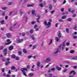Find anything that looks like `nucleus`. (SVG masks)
Masks as SVG:
<instances>
[{
	"label": "nucleus",
	"instance_id": "obj_5",
	"mask_svg": "<svg viewBox=\"0 0 77 77\" xmlns=\"http://www.w3.org/2000/svg\"><path fill=\"white\" fill-rule=\"evenodd\" d=\"M58 36L59 38H61L62 37V34L61 33V32L60 31H58Z\"/></svg>",
	"mask_w": 77,
	"mask_h": 77
},
{
	"label": "nucleus",
	"instance_id": "obj_32",
	"mask_svg": "<svg viewBox=\"0 0 77 77\" xmlns=\"http://www.w3.org/2000/svg\"><path fill=\"white\" fill-rule=\"evenodd\" d=\"M18 54L19 55H21V54H22V52H21V51H19L18 52Z\"/></svg>",
	"mask_w": 77,
	"mask_h": 77
},
{
	"label": "nucleus",
	"instance_id": "obj_61",
	"mask_svg": "<svg viewBox=\"0 0 77 77\" xmlns=\"http://www.w3.org/2000/svg\"><path fill=\"white\" fill-rule=\"evenodd\" d=\"M69 44H70L69 43H68V42L66 43V45H68V46L69 45Z\"/></svg>",
	"mask_w": 77,
	"mask_h": 77
},
{
	"label": "nucleus",
	"instance_id": "obj_33",
	"mask_svg": "<svg viewBox=\"0 0 77 77\" xmlns=\"http://www.w3.org/2000/svg\"><path fill=\"white\" fill-rule=\"evenodd\" d=\"M1 23L2 24H5V21L4 20H2L1 22Z\"/></svg>",
	"mask_w": 77,
	"mask_h": 77
},
{
	"label": "nucleus",
	"instance_id": "obj_37",
	"mask_svg": "<svg viewBox=\"0 0 77 77\" xmlns=\"http://www.w3.org/2000/svg\"><path fill=\"white\" fill-rule=\"evenodd\" d=\"M6 60L8 61V62H10L9 60H11V58H7Z\"/></svg>",
	"mask_w": 77,
	"mask_h": 77
},
{
	"label": "nucleus",
	"instance_id": "obj_44",
	"mask_svg": "<svg viewBox=\"0 0 77 77\" xmlns=\"http://www.w3.org/2000/svg\"><path fill=\"white\" fill-rule=\"evenodd\" d=\"M4 48V46H2L0 47V50H3Z\"/></svg>",
	"mask_w": 77,
	"mask_h": 77
},
{
	"label": "nucleus",
	"instance_id": "obj_63",
	"mask_svg": "<svg viewBox=\"0 0 77 77\" xmlns=\"http://www.w3.org/2000/svg\"><path fill=\"white\" fill-rule=\"evenodd\" d=\"M36 45H34L33 46V49H34L35 48H36Z\"/></svg>",
	"mask_w": 77,
	"mask_h": 77
},
{
	"label": "nucleus",
	"instance_id": "obj_10",
	"mask_svg": "<svg viewBox=\"0 0 77 77\" xmlns=\"http://www.w3.org/2000/svg\"><path fill=\"white\" fill-rule=\"evenodd\" d=\"M56 68L57 69L58 71H60V70H61V69H62V68L59 67L58 66H56Z\"/></svg>",
	"mask_w": 77,
	"mask_h": 77
},
{
	"label": "nucleus",
	"instance_id": "obj_40",
	"mask_svg": "<svg viewBox=\"0 0 77 77\" xmlns=\"http://www.w3.org/2000/svg\"><path fill=\"white\" fill-rule=\"evenodd\" d=\"M49 76L50 77H53V75L52 73H50L49 74Z\"/></svg>",
	"mask_w": 77,
	"mask_h": 77
},
{
	"label": "nucleus",
	"instance_id": "obj_1",
	"mask_svg": "<svg viewBox=\"0 0 77 77\" xmlns=\"http://www.w3.org/2000/svg\"><path fill=\"white\" fill-rule=\"evenodd\" d=\"M66 42V40H65L63 43V44H61L59 46L58 48L55 50V51L54 52V54L55 55H57V54L61 50V48H62L61 50L63 51L65 48V43Z\"/></svg>",
	"mask_w": 77,
	"mask_h": 77
},
{
	"label": "nucleus",
	"instance_id": "obj_59",
	"mask_svg": "<svg viewBox=\"0 0 77 77\" xmlns=\"http://www.w3.org/2000/svg\"><path fill=\"white\" fill-rule=\"evenodd\" d=\"M20 15H22L23 14V11H22L20 10Z\"/></svg>",
	"mask_w": 77,
	"mask_h": 77
},
{
	"label": "nucleus",
	"instance_id": "obj_24",
	"mask_svg": "<svg viewBox=\"0 0 77 77\" xmlns=\"http://www.w3.org/2000/svg\"><path fill=\"white\" fill-rule=\"evenodd\" d=\"M30 33H33V29H31L29 30Z\"/></svg>",
	"mask_w": 77,
	"mask_h": 77
},
{
	"label": "nucleus",
	"instance_id": "obj_38",
	"mask_svg": "<svg viewBox=\"0 0 77 77\" xmlns=\"http://www.w3.org/2000/svg\"><path fill=\"white\" fill-rule=\"evenodd\" d=\"M39 5L41 8H42V7H43V4L42 3L39 4Z\"/></svg>",
	"mask_w": 77,
	"mask_h": 77
},
{
	"label": "nucleus",
	"instance_id": "obj_47",
	"mask_svg": "<svg viewBox=\"0 0 77 77\" xmlns=\"http://www.w3.org/2000/svg\"><path fill=\"white\" fill-rule=\"evenodd\" d=\"M35 11L32 10V14H33H33H35Z\"/></svg>",
	"mask_w": 77,
	"mask_h": 77
},
{
	"label": "nucleus",
	"instance_id": "obj_41",
	"mask_svg": "<svg viewBox=\"0 0 77 77\" xmlns=\"http://www.w3.org/2000/svg\"><path fill=\"white\" fill-rule=\"evenodd\" d=\"M35 23H36V22L35 21H33L31 22V23L32 24H35Z\"/></svg>",
	"mask_w": 77,
	"mask_h": 77
},
{
	"label": "nucleus",
	"instance_id": "obj_19",
	"mask_svg": "<svg viewBox=\"0 0 77 77\" xmlns=\"http://www.w3.org/2000/svg\"><path fill=\"white\" fill-rule=\"evenodd\" d=\"M51 71H54L55 69H56V68L54 67H53L51 68Z\"/></svg>",
	"mask_w": 77,
	"mask_h": 77
},
{
	"label": "nucleus",
	"instance_id": "obj_4",
	"mask_svg": "<svg viewBox=\"0 0 77 77\" xmlns=\"http://www.w3.org/2000/svg\"><path fill=\"white\" fill-rule=\"evenodd\" d=\"M20 70L22 72H25L24 71H27V68H21L20 69Z\"/></svg>",
	"mask_w": 77,
	"mask_h": 77
},
{
	"label": "nucleus",
	"instance_id": "obj_49",
	"mask_svg": "<svg viewBox=\"0 0 77 77\" xmlns=\"http://www.w3.org/2000/svg\"><path fill=\"white\" fill-rule=\"evenodd\" d=\"M2 71L3 72H5V69L2 68Z\"/></svg>",
	"mask_w": 77,
	"mask_h": 77
},
{
	"label": "nucleus",
	"instance_id": "obj_28",
	"mask_svg": "<svg viewBox=\"0 0 77 77\" xmlns=\"http://www.w3.org/2000/svg\"><path fill=\"white\" fill-rule=\"evenodd\" d=\"M23 52L24 53H27V51L25 49H24L23 50Z\"/></svg>",
	"mask_w": 77,
	"mask_h": 77
},
{
	"label": "nucleus",
	"instance_id": "obj_53",
	"mask_svg": "<svg viewBox=\"0 0 77 77\" xmlns=\"http://www.w3.org/2000/svg\"><path fill=\"white\" fill-rule=\"evenodd\" d=\"M66 71H67V69H64V70H63V72H66Z\"/></svg>",
	"mask_w": 77,
	"mask_h": 77
},
{
	"label": "nucleus",
	"instance_id": "obj_3",
	"mask_svg": "<svg viewBox=\"0 0 77 77\" xmlns=\"http://www.w3.org/2000/svg\"><path fill=\"white\" fill-rule=\"evenodd\" d=\"M44 24L45 26H48V25L50 26V25H51V23L50 22H48V23H47V21L45 20L44 21Z\"/></svg>",
	"mask_w": 77,
	"mask_h": 77
},
{
	"label": "nucleus",
	"instance_id": "obj_50",
	"mask_svg": "<svg viewBox=\"0 0 77 77\" xmlns=\"http://www.w3.org/2000/svg\"><path fill=\"white\" fill-rule=\"evenodd\" d=\"M44 42H42L41 43L42 46H43L44 45Z\"/></svg>",
	"mask_w": 77,
	"mask_h": 77
},
{
	"label": "nucleus",
	"instance_id": "obj_34",
	"mask_svg": "<svg viewBox=\"0 0 77 77\" xmlns=\"http://www.w3.org/2000/svg\"><path fill=\"white\" fill-rule=\"evenodd\" d=\"M7 51H8V50L7 49L5 48L4 49L3 51L4 53H5V52H7Z\"/></svg>",
	"mask_w": 77,
	"mask_h": 77
},
{
	"label": "nucleus",
	"instance_id": "obj_55",
	"mask_svg": "<svg viewBox=\"0 0 77 77\" xmlns=\"http://www.w3.org/2000/svg\"><path fill=\"white\" fill-rule=\"evenodd\" d=\"M6 77H11V75H9V74H7L6 75Z\"/></svg>",
	"mask_w": 77,
	"mask_h": 77
},
{
	"label": "nucleus",
	"instance_id": "obj_16",
	"mask_svg": "<svg viewBox=\"0 0 77 77\" xmlns=\"http://www.w3.org/2000/svg\"><path fill=\"white\" fill-rule=\"evenodd\" d=\"M55 40L57 42H58L59 41H60V39L58 37H56L55 38Z\"/></svg>",
	"mask_w": 77,
	"mask_h": 77
},
{
	"label": "nucleus",
	"instance_id": "obj_18",
	"mask_svg": "<svg viewBox=\"0 0 77 77\" xmlns=\"http://www.w3.org/2000/svg\"><path fill=\"white\" fill-rule=\"evenodd\" d=\"M11 43V41L9 42H7L5 43V45H9Z\"/></svg>",
	"mask_w": 77,
	"mask_h": 77
},
{
	"label": "nucleus",
	"instance_id": "obj_21",
	"mask_svg": "<svg viewBox=\"0 0 77 77\" xmlns=\"http://www.w3.org/2000/svg\"><path fill=\"white\" fill-rule=\"evenodd\" d=\"M11 56V58H14V59H15V58L16 57L15 54H13Z\"/></svg>",
	"mask_w": 77,
	"mask_h": 77
},
{
	"label": "nucleus",
	"instance_id": "obj_27",
	"mask_svg": "<svg viewBox=\"0 0 77 77\" xmlns=\"http://www.w3.org/2000/svg\"><path fill=\"white\" fill-rule=\"evenodd\" d=\"M31 38H32V40H35V38L34 37V35H32Z\"/></svg>",
	"mask_w": 77,
	"mask_h": 77
},
{
	"label": "nucleus",
	"instance_id": "obj_57",
	"mask_svg": "<svg viewBox=\"0 0 77 77\" xmlns=\"http://www.w3.org/2000/svg\"><path fill=\"white\" fill-rule=\"evenodd\" d=\"M26 20H25V21L26 22H27V20H28V17H26Z\"/></svg>",
	"mask_w": 77,
	"mask_h": 77
},
{
	"label": "nucleus",
	"instance_id": "obj_6",
	"mask_svg": "<svg viewBox=\"0 0 77 77\" xmlns=\"http://www.w3.org/2000/svg\"><path fill=\"white\" fill-rule=\"evenodd\" d=\"M37 68H38L39 67H40V66H41V63L39 62H38L37 63Z\"/></svg>",
	"mask_w": 77,
	"mask_h": 77
},
{
	"label": "nucleus",
	"instance_id": "obj_46",
	"mask_svg": "<svg viewBox=\"0 0 77 77\" xmlns=\"http://www.w3.org/2000/svg\"><path fill=\"white\" fill-rule=\"evenodd\" d=\"M72 59H74L75 60H77V57H75L72 58Z\"/></svg>",
	"mask_w": 77,
	"mask_h": 77
},
{
	"label": "nucleus",
	"instance_id": "obj_60",
	"mask_svg": "<svg viewBox=\"0 0 77 77\" xmlns=\"http://www.w3.org/2000/svg\"><path fill=\"white\" fill-rule=\"evenodd\" d=\"M5 20H8V17L7 16H6L5 17Z\"/></svg>",
	"mask_w": 77,
	"mask_h": 77
},
{
	"label": "nucleus",
	"instance_id": "obj_58",
	"mask_svg": "<svg viewBox=\"0 0 77 77\" xmlns=\"http://www.w3.org/2000/svg\"><path fill=\"white\" fill-rule=\"evenodd\" d=\"M2 62H5L6 60L4 58H2Z\"/></svg>",
	"mask_w": 77,
	"mask_h": 77
},
{
	"label": "nucleus",
	"instance_id": "obj_23",
	"mask_svg": "<svg viewBox=\"0 0 77 77\" xmlns=\"http://www.w3.org/2000/svg\"><path fill=\"white\" fill-rule=\"evenodd\" d=\"M66 18V15L63 16L61 17L62 19H65Z\"/></svg>",
	"mask_w": 77,
	"mask_h": 77
},
{
	"label": "nucleus",
	"instance_id": "obj_26",
	"mask_svg": "<svg viewBox=\"0 0 77 77\" xmlns=\"http://www.w3.org/2000/svg\"><path fill=\"white\" fill-rule=\"evenodd\" d=\"M52 42H53V39H51L48 45H50V44H52Z\"/></svg>",
	"mask_w": 77,
	"mask_h": 77
},
{
	"label": "nucleus",
	"instance_id": "obj_11",
	"mask_svg": "<svg viewBox=\"0 0 77 77\" xmlns=\"http://www.w3.org/2000/svg\"><path fill=\"white\" fill-rule=\"evenodd\" d=\"M40 16H37V17H38V18L37 19V21L38 23H40V21H39V18H40Z\"/></svg>",
	"mask_w": 77,
	"mask_h": 77
},
{
	"label": "nucleus",
	"instance_id": "obj_30",
	"mask_svg": "<svg viewBox=\"0 0 77 77\" xmlns=\"http://www.w3.org/2000/svg\"><path fill=\"white\" fill-rule=\"evenodd\" d=\"M66 31L68 33L69 32V29L68 28H67L66 29Z\"/></svg>",
	"mask_w": 77,
	"mask_h": 77
},
{
	"label": "nucleus",
	"instance_id": "obj_35",
	"mask_svg": "<svg viewBox=\"0 0 77 77\" xmlns=\"http://www.w3.org/2000/svg\"><path fill=\"white\" fill-rule=\"evenodd\" d=\"M33 56H32V55L29 56L27 58L29 59H30V58H32Z\"/></svg>",
	"mask_w": 77,
	"mask_h": 77
},
{
	"label": "nucleus",
	"instance_id": "obj_42",
	"mask_svg": "<svg viewBox=\"0 0 77 77\" xmlns=\"http://www.w3.org/2000/svg\"><path fill=\"white\" fill-rule=\"evenodd\" d=\"M2 16H5V12H3L2 14Z\"/></svg>",
	"mask_w": 77,
	"mask_h": 77
},
{
	"label": "nucleus",
	"instance_id": "obj_13",
	"mask_svg": "<svg viewBox=\"0 0 77 77\" xmlns=\"http://www.w3.org/2000/svg\"><path fill=\"white\" fill-rule=\"evenodd\" d=\"M22 72L23 73V74L24 75H25V77H27V75L26 74V72Z\"/></svg>",
	"mask_w": 77,
	"mask_h": 77
},
{
	"label": "nucleus",
	"instance_id": "obj_14",
	"mask_svg": "<svg viewBox=\"0 0 77 77\" xmlns=\"http://www.w3.org/2000/svg\"><path fill=\"white\" fill-rule=\"evenodd\" d=\"M9 63H11V62H10V61H7L5 64V65H6V66H8V64H9Z\"/></svg>",
	"mask_w": 77,
	"mask_h": 77
},
{
	"label": "nucleus",
	"instance_id": "obj_8",
	"mask_svg": "<svg viewBox=\"0 0 77 77\" xmlns=\"http://www.w3.org/2000/svg\"><path fill=\"white\" fill-rule=\"evenodd\" d=\"M13 49H14V46L11 45L9 47V50H12Z\"/></svg>",
	"mask_w": 77,
	"mask_h": 77
},
{
	"label": "nucleus",
	"instance_id": "obj_29",
	"mask_svg": "<svg viewBox=\"0 0 77 77\" xmlns=\"http://www.w3.org/2000/svg\"><path fill=\"white\" fill-rule=\"evenodd\" d=\"M74 53V50H71L70 51V53H71V54H73Z\"/></svg>",
	"mask_w": 77,
	"mask_h": 77
},
{
	"label": "nucleus",
	"instance_id": "obj_22",
	"mask_svg": "<svg viewBox=\"0 0 77 77\" xmlns=\"http://www.w3.org/2000/svg\"><path fill=\"white\" fill-rule=\"evenodd\" d=\"M58 20L60 22H64V21H63V20L62 19H58Z\"/></svg>",
	"mask_w": 77,
	"mask_h": 77
},
{
	"label": "nucleus",
	"instance_id": "obj_9",
	"mask_svg": "<svg viewBox=\"0 0 77 77\" xmlns=\"http://www.w3.org/2000/svg\"><path fill=\"white\" fill-rule=\"evenodd\" d=\"M6 35L8 38H10L11 37V34L10 33H7L6 34Z\"/></svg>",
	"mask_w": 77,
	"mask_h": 77
},
{
	"label": "nucleus",
	"instance_id": "obj_12",
	"mask_svg": "<svg viewBox=\"0 0 77 77\" xmlns=\"http://www.w3.org/2000/svg\"><path fill=\"white\" fill-rule=\"evenodd\" d=\"M28 75L29 77H33L34 75V74L32 73H30L28 74Z\"/></svg>",
	"mask_w": 77,
	"mask_h": 77
},
{
	"label": "nucleus",
	"instance_id": "obj_62",
	"mask_svg": "<svg viewBox=\"0 0 77 77\" xmlns=\"http://www.w3.org/2000/svg\"><path fill=\"white\" fill-rule=\"evenodd\" d=\"M71 9L70 8H69L68 9V11H69V12H71Z\"/></svg>",
	"mask_w": 77,
	"mask_h": 77
},
{
	"label": "nucleus",
	"instance_id": "obj_56",
	"mask_svg": "<svg viewBox=\"0 0 77 77\" xmlns=\"http://www.w3.org/2000/svg\"><path fill=\"white\" fill-rule=\"evenodd\" d=\"M6 38V37L5 36H4L2 37V39H5Z\"/></svg>",
	"mask_w": 77,
	"mask_h": 77
},
{
	"label": "nucleus",
	"instance_id": "obj_31",
	"mask_svg": "<svg viewBox=\"0 0 77 77\" xmlns=\"http://www.w3.org/2000/svg\"><path fill=\"white\" fill-rule=\"evenodd\" d=\"M33 5H30V4H28L27 5V7H32L33 6Z\"/></svg>",
	"mask_w": 77,
	"mask_h": 77
},
{
	"label": "nucleus",
	"instance_id": "obj_51",
	"mask_svg": "<svg viewBox=\"0 0 77 77\" xmlns=\"http://www.w3.org/2000/svg\"><path fill=\"white\" fill-rule=\"evenodd\" d=\"M15 58L17 60H19V58H18V57H16Z\"/></svg>",
	"mask_w": 77,
	"mask_h": 77
},
{
	"label": "nucleus",
	"instance_id": "obj_39",
	"mask_svg": "<svg viewBox=\"0 0 77 77\" xmlns=\"http://www.w3.org/2000/svg\"><path fill=\"white\" fill-rule=\"evenodd\" d=\"M12 29H13V27H12V26H11L9 28V29L11 31H12Z\"/></svg>",
	"mask_w": 77,
	"mask_h": 77
},
{
	"label": "nucleus",
	"instance_id": "obj_15",
	"mask_svg": "<svg viewBox=\"0 0 77 77\" xmlns=\"http://www.w3.org/2000/svg\"><path fill=\"white\" fill-rule=\"evenodd\" d=\"M16 69V67H15V66H11V69H12V70H14V69Z\"/></svg>",
	"mask_w": 77,
	"mask_h": 77
},
{
	"label": "nucleus",
	"instance_id": "obj_43",
	"mask_svg": "<svg viewBox=\"0 0 77 77\" xmlns=\"http://www.w3.org/2000/svg\"><path fill=\"white\" fill-rule=\"evenodd\" d=\"M12 3H13V2H9L8 4V5H9V6H10V5H11L12 4Z\"/></svg>",
	"mask_w": 77,
	"mask_h": 77
},
{
	"label": "nucleus",
	"instance_id": "obj_20",
	"mask_svg": "<svg viewBox=\"0 0 77 77\" xmlns=\"http://www.w3.org/2000/svg\"><path fill=\"white\" fill-rule=\"evenodd\" d=\"M66 20L68 21H72V18H69L67 19Z\"/></svg>",
	"mask_w": 77,
	"mask_h": 77
},
{
	"label": "nucleus",
	"instance_id": "obj_64",
	"mask_svg": "<svg viewBox=\"0 0 77 77\" xmlns=\"http://www.w3.org/2000/svg\"><path fill=\"white\" fill-rule=\"evenodd\" d=\"M61 11L62 12H63V11H64V8H63L61 9Z\"/></svg>",
	"mask_w": 77,
	"mask_h": 77
},
{
	"label": "nucleus",
	"instance_id": "obj_48",
	"mask_svg": "<svg viewBox=\"0 0 77 77\" xmlns=\"http://www.w3.org/2000/svg\"><path fill=\"white\" fill-rule=\"evenodd\" d=\"M74 72V71L73 70L70 72L69 74H72V73L73 72Z\"/></svg>",
	"mask_w": 77,
	"mask_h": 77
},
{
	"label": "nucleus",
	"instance_id": "obj_7",
	"mask_svg": "<svg viewBox=\"0 0 77 77\" xmlns=\"http://www.w3.org/2000/svg\"><path fill=\"white\" fill-rule=\"evenodd\" d=\"M17 42H18V43H20V42H21V41H23V39H21L19 38H18L17 39Z\"/></svg>",
	"mask_w": 77,
	"mask_h": 77
},
{
	"label": "nucleus",
	"instance_id": "obj_17",
	"mask_svg": "<svg viewBox=\"0 0 77 77\" xmlns=\"http://www.w3.org/2000/svg\"><path fill=\"white\" fill-rule=\"evenodd\" d=\"M49 9L50 10H51V9H52V5L51 4H49Z\"/></svg>",
	"mask_w": 77,
	"mask_h": 77
},
{
	"label": "nucleus",
	"instance_id": "obj_2",
	"mask_svg": "<svg viewBox=\"0 0 77 77\" xmlns=\"http://www.w3.org/2000/svg\"><path fill=\"white\" fill-rule=\"evenodd\" d=\"M51 58L48 57L46 59L45 62L46 63H48V62H50L51 61Z\"/></svg>",
	"mask_w": 77,
	"mask_h": 77
},
{
	"label": "nucleus",
	"instance_id": "obj_25",
	"mask_svg": "<svg viewBox=\"0 0 77 77\" xmlns=\"http://www.w3.org/2000/svg\"><path fill=\"white\" fill-rule=\"evenodd\" d=\"M74 30H77V26H75L74 28H73Z\"/></svg>",
	"mask_w": 77,
	"mask_h": 77
},
{
	"label": "nucleus",
	"instance_id": "obj_45",
	"mask_svg": "<svg viewBox=\"0 0 77 77\" xmlns=\"http://www.w3.org/2000/svg\"><path fill=\"white\" fill-rule=\"evenodd\" d=\"M25 35H26V34L25 33V32L22 33V36H25Z\"/></svg>",
	"mask_w": 77,
	"mask_h": 77
},
{
	"label": "nucleus",
	"instance_id": "obj_52",
	"mask_svg": "<svg viewBox=\"0 0 77 77\" xmlns=\"http://www.w3.org/2000/svg\"><path fill=\"white\" fill-rule=\"evenodd\" d=\"M39 31V28H35V32H37V31Z\"/></svg>",
	"mask_w": 77,
	"mask_h": 77
},
{
	"label": "nucleus",
	"instance_id": "obj_54",
	"mask_svg": "<svg viewBox=\"0 0 77 77\" xmlns=\"http://www.w3.org/2000/svg\"><path fill=\"white\" fill-rule=\"evenodd\" d=\"M37 27H38V26L37 25H35L34 27V29H36Z\"/></svg>",
	"mask_w": 77,
	"mask_h": 77
},
{
	"label": "nucleus",
	"instance_id": "obj_36",
	"mask_svg": "<svg viewBox=\"0 0 77 77\" xmlns=\"http://www.w3.org/2000/svg\"><path fill=\"white\" fill-rule=\"evenodd\" d=\"M2 10H5V9H7V7H4L2 8Z\"/></svg>",
	"mask_w": 77,
	"mask_h": 77
}]
</instances>
